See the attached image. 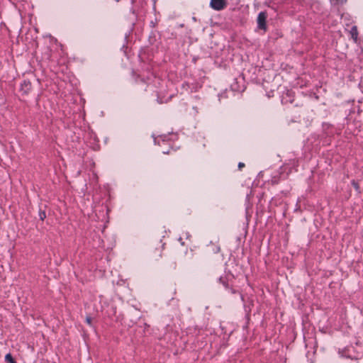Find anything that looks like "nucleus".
I'll list each match as a JSON object with an SVG mask.
<instances>
[{
	"label": "nucleus",
	"mask_w": 363,
	"mask_h": 363,
	"mask_svg": "<svg viewBox=\"0 0 363 363\" xmlns=\"http://www.w3.org/2000/svg\"><path fill=\"white\" fill-rule=\"evenodd\" d=\"M267 14L264 12H260L257 17V26L258 28L262 30H266V19Z\"/></svg>",
	"instance_id": "f257e3e1"
},
{
	"label": "nucleus",
	"mask_w": 363,
	"mask_h": 363,
	"mask_svg": "<svg viewBox=\"0 0 363 363\" xmlns=\"http://www.w3.org/2000/svg\"><path fill=\"white\" fill-rule=\"evenodd\" d=\"M211 6L217 11H220L225 6V3L224 0H211Z\"/></svg>",
	"instance_id": "f03ea898"
},
{
	"label": "nucleus",
	"mask_w": 363,
	"mask_h": 363,
	"mask_svg": "<svg viewBox=\"0 0 363 363\" xmlns=\"http://www.w3.org/2000/svg\"><path fill=\"white\" fill-rule=\"evenodd\" d=\"M6 361L10 363H15L11 354H7L5 357Z\"/></svg>",
	"instance_id": "7ed1b4c3"
},
{
	"label": "nucleus",
	"mask_w": 363,
	"mask_h": 363,
	"mask_svg": "<svg viewBox=\"0 0 363 363\" xmlns=\"http://www.w3.org/2000/svg\"><path fill=\"white\" fill-rule=\"evenodd\" d=\"M40 217L41 220H43L45 218V212L40 213Z\"/></svg>",
	"instance_id": "20e7f679"
},
{
	"label": "nucleus",
	"mask_w": 363,
	"mask_h": 363,
	"mask_svg": "<svg viewBox=\"0 0 363 363\" xmlns=\"http://www.w3.org/2000/svg\"><path fill=\"white\" fill-rule=\"evenodd\" d=\"M86 323H87L89 325H91V317H86Z\"/></svg>",
	"instance_id": "39448f33"
},
{
	"label": "nucleus",
	"mask_w": 363,
	"mask_h": 363,
	"mask_svg": "<svg viewBox=\"0 0 363 363\" xmlns=\"http://www.w3.org/2000/svg\"><path fill=\"white\" fill-rule=\"evenodd\" d=\"M352 185L354 186V187L355 188L356 190H357V191L359 190V186L356 182H352Z\"/></svg>",
	"instance_id": "423d86ee"
},
{
	"label": "nucleus",
	"mask_w": 363,
	"mask_h": 363,
	"mask_svg": "<svg viewBox=\"0 0 363 363\" xmlns=\"http://www.w3.org/2000/svg\"><path fill=\"white\" fill-rule=\"evenodd\" d=\"M243 166H244V164L242 163V162H240L239 164H238V167H239L240 169L242 168Z\"/></svg>",
	"instance_id": "0eeeda50"
},
{
	"label": "nucleus",
	"mask_w": 363,
	"mask_h": 363,
	"mask_svg": "<svg viewBox=\"0 0 363 363\" xmlns=\"http://www.w3.org/2000/svg\"><path fill=\"white\" fill-rule=\"evenodd\" d=\"M24 84H25L26 89H28L29 86H30V84L28 83V84L25 83Z\"/></svg>",
	"instance_id": "6e6552de"
}]
</instances>
